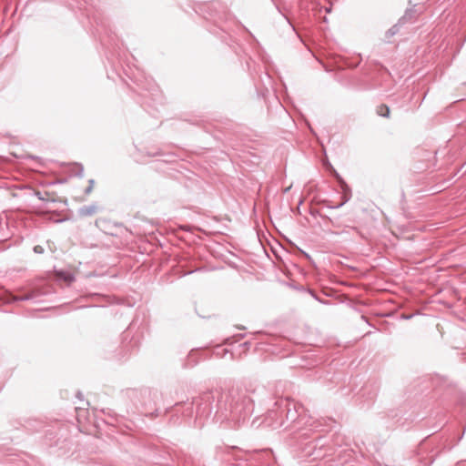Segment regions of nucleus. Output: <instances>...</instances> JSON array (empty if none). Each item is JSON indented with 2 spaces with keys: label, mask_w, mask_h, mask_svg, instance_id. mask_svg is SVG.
Instances as JSON below:
<instances>
[{
  "label": "nucleus",
  "mask_w": 466,
  "mask_h": 466,
  "mask_svg": "<svg viewBox=\"0 0 466 466\" xmlns=\"http://www.w3.org/2000/svg\"><path fill=\"white\" fill-rule=\"evenodd\" d=\"M253 410V401L246 391H238L232 395L231 412L238 420L245 419Z\"/></svg>",
  "instance_id": "obj_1"
},
{
  "label": "nucleus",
  "mask_w": 466,
  "mask_h": 466,
  "mask_svg": "<svg viewBox=\"0 0 466 466\" xmlns=\"http://www.w3.org/2000/svg\"><path fill=\"white\" fill-rule=\"evenodd\" d=\"M98 210V207L95 204L89 206H84L79 208L78 214L82 217L92 216L96 214Z\"/></svg>",
  "instance_id": "obj_2"
},
{
  "label": "nucleus",
  "mask_w": 466,
  "mask_h": 466,
  "mask_svg": "<svg viewBox=\"0 0 466 466\" xmlns=\"http://www.w3.org/2000/svg\"><path fill=\"white\" fill-rule=\"evenodd\" d=\"M377 114L380 116L389 117L390 116V108L386 105H380L377 107Z\"/></svg>",
  "instance_id": "obj_3"
},
{
  "label": "nucleus",
  "mask_w": 466,
  "mask_h": 466,
  "mask_svg": "<svg viewBox=\"0 0 466 466\" xmlns=\"http://www.w3.org/2000/svg\"><path fill=\"white\" fill-rule=\"evenodd\" d=\"M93 187H94V180H93V179H90V180H89V185H88V187H86V191H85V192H86V194H89V193L92 191Z\"/></svg>",
  "instance_id": "obj_4"
},
{
  "label": "nucleus",
  "mask_w": 466,
  "mask_h": 466,
  "mask_svg": "<svg viewBox=\"0 0 466 466\" xmlns=\"http://www.w3.org/2000/svg\"><path fill=\"white\" fill-rule=\"evenodd\" d=\"M34 251H35V253H37V254H41V253H43V252H44V248H43V247H41V246L37 245V246H35V248H34Z\"/></svg>",
  "instance_id": "obj_5"
},
{
  "label": "nucleus",
  "mask_w": 466,
  "mask_h": 466,
  "mask_svg": "<svg viewBox=\"0 0 466 466\" xmlns=\"http://www.w3.org/2000/svg\"><path fill=\"white\" fill-rule=\"evenodd\" d=\"M287 417H288V419L294 420V414H291L290 410L288 411Z\"/></svg>",
  "instance_id": "obj_6"
},
{
  "label": "nucleus",
  "mask_w": 466,
  "mask_h": 466,
  "mask_svg": "<svg viewBox=\"0 0 466 466\" xmlns=\"http://www.w3.org/2000/svg\"><path fill=\"white\" fill-rule=\"evenodd\" d=\"M32 297L31 296H25V297H22L20 298L21 300H25V299H31Z\"/></svg>",
  "instance_id": "obj_7"
},
{
  "label": "nucleus",
  "mask_w": 466,
  "mask_h": 466,
  "mask_svg": "<svg viewBox=\"0 0 466 466\" xmlns=\"http://www.w3.org/2000/svg\"><path fill=\"white\" fill-rule=\"evenodd\" d=\"M395 27H396V26H393V27L390 29V32H391V34H392V35H395V31H394Z\"/></svg>",
  "instance_id": "obj_8"
},
{
  "label": "nucleus",
  "mask_w": 466,
  "mask_h": 466,
  "mask_svg": "<svg viewBox=\"0 0 466 466\" xmlns=\"http://www.w3.org/2000/svg\"><path fill=\"white\" fill-rule=\"evenodd\" d=\"M83 172H84V169H83V168H81V173H83ZM80 176H83V174H80Z\"/></svg>",
  "instance_id": "obj_9"
}]
</instances>
